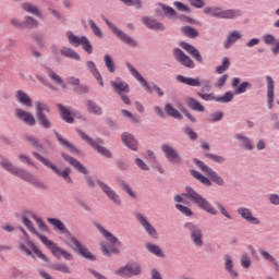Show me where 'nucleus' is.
Returning a JSON list of instances; mask_svg holds the SVG:
<instances>
[{"mask_svg": "<svg viewBox=\"0 0 279 279\" xmlns=\"http://www.w3.org/2000/svg\"><path fill=\"white\" fill-rule=\"evenodd\" d=\"M173 199L175 203L174 208L184 217H193L194 215L193 209L186 205H182L186 202L185 199H189V202H192L196 208L204 210V213H207L208 215H219V211L213 206V203L191 185L185 186L184 193L174 195Z\"/></svg>", "mask_w": 279, "mask_h": 279, "instance_id": "nucleus-1", "label": "nucleus"}, {"mask_svg": "<svg viewBox=\"0 0 279 279\" xmlns=\"http://www.w3.org/2000/svg\"><path fill=\"white\" fill-rule=\"evenodd\" d=\"M193 162L203 173H205L204 175L197 170H191V175H193L195 180L201 182L203 186L209 187L213 186V184H216V186H226V179H223V177H221L219 173H217V171L210 168V166L206 165L204 161L197 158H194Z\"/></svg>", "mask_w": 279, "mask_h": 279, "instance_id": "nucleus-2", "label": "nucleus"}, {"mask_svg": "<svg viewBox=\"0 0 279 279\" xmlns=\"http://www.w3.org/2000/svg\"><path fill=\"white\" fill-rule=\"evenodd\" d=\"M22 223L27 228L28 231H31L32 234H35V236H38V239L41 241V243L50 250V252L56 256V258H60V256H63L65 260H73V255L69 252H66L64 248H61L58 246L53 241L48 240L47 236L40 234L38 230H36V227H34V222L29 220V218L25 215L21 216Z\"/></svg>", "mask_w": 279, "mask_h": 279, "instance_id": "nucleus-3", "label": "nucleus"}, {"mask_svg": "<svg viewBox=\"0 0 279 279\" xmlns=\"http://www.w3.org/2000/svg\"><path fill=\"white\" fill-rule=\"evenodd\" d=\"M32 155L34 156V158L39 160V162H43L47 167V169H51V171H53V173L57 174L58 178H62V180H64V182H66V184H73V179L71 178V168L70 167H66L63 170H61L58 166L52 163L51 160L43 157L40 154L33 151Z\"/></svg>", "mask_w": 279, "mask_h": 279, "instance_id": "nucleus-4", "label": "nucleus"}, {"mask_svg": "<svg viewBox=\"0 0 279 279\" xmlns=\"http://www.w3.org/2000/svg\"><path fill=\"white\" fill-rule=\"evenodd\" d=\"M95 228L98 229L100 234L106 239V241L109 243V247L106 245H102V254L104 256H110V254H119V248L114 247V245L121 246V241H119V238L114 236L110 231L106 230L104 226L99 223H95Z\"/></svg>", "mask_w": 279, "mask_h": 279, "instance_id": "nucleus-5", "label": "nucleus"}, {"mask_svg": "<svg viewBox=\"0 0 279 279\" xmlns=\"http://www.w3.org/2000/svg\"><path fill=\"white\" fill-rule=\"evenodd\" d=\"M203 12L214 19H239L241 16V10L229 9L223 11L219 7H205Z\"/></svg>", "mask_w": 279, "mask_h": 279, "instance_id": "nucleus-6", "label": "nucleus"}, {"mask_svg": "<svg viewBox=\"0 0 279 279\" xmlns=\"http://www.w3.org/2000/svg\"><path fill=\"white\" fill-rule=\"evenodd\" d=\"M77 134L78 136H81L83 141H85V143H88V145H90V147H93V149H95L98 154H100L101 156H105V158H112V153H110L108 148L102 146L104 140L101 138L93 140L90 136H88V134H86L82 130H78Z\"/></svg>", "mask_w": 279, "mask_h": 279, "instance_id": "nucleus-7", "label": "nucleus"}, {"mask_svg": "<svg viewBox=\"0 0 279 279\" xmlns=\"http://www.w3.org/2000/svg\"><path fill=\"white\" fill-rule=\"evenodd\" d=\"M63 241L65 245L71 247L73 252H75L83 258H86L87 260H95V255H93V253H90V251H88L86 246L82 245V242H80L77 238L70 235L69 240Z\"/></svg>", "mask_w": 279, "mask_h": 279, "instance_id": "nucleus-8", "label": "nucleus"}, {"mask_svg": "<svg viewBox=\"0 0 279 279\" xmlns=\"http://www.w3.org/2000/svg\"><path fill=\"white\" fill-rule=\"evenodd\" d=\"M66 38L68 43L72 45V47H80L82 46L84 51L86 53L90 54L93 53V45L90 44V40H88V37L86 36H77L73 32L69 31L66 32Z\"/></svg>", "mask_w": 279, "mask_h": 279, "instance_id": "nucleus-9", "label": "nucleus"}, {"mask_svg": "<svg viewBox=\"0 0 279 279\" xmlns=\"http://www.w3.org/2000/svg\"><path fill=\"white\" fill-rule=\"evenodd\" d=\"M184 228L189 230L192 243H194L195 247H203L204 232L202 231V228L193 222H186Z\"/></svg>", "mask_w": 279, "mask_h": 279, "instance_id": "nucleus-10", "label": "nucleus"}, {"mask_svg": "<svg viewBox=\"0 0 279 279\" xmlns=\"http://www.w3.org/2000/svg\"><path fill=\"white\" fill-rule=\"evenodd\" d=\"M96 184L99 186L100 191H102L104 194H106V197L112 202L116 206H121L123 204V199L121 198V195L117 193L108 183L96 180Z\"/></svg>", "mask_w": 279, "mask_h": 279, "instance_id": "nucleus-11", "label": "nucleus"}, {"mask_svg": "<svg viewBox=\"0 0 279 279\" xmlns=\"http://www.w3.org/2000/svg\"><path fill=\"white\" fill-rule=\"evenodd\" d=\"M135 219L148 236H151V239H158V231L156 230V227L149 222V218H147L145 214L136 213Z\"/></svg>", "mask_w": 279, "mask_h": 279, "instance_id": "nucleus-12", "label": "nucleus"}, {"mask_svg": "<svg viewBox=\"0 0 279 279\" xmlns=\"http://www.w3.org/2000/svg\"><path fill=\"white\" fill-rule=\"evenodd\" d=\"M161 151L165 155V158L170 162V165H182V156L178 150L169 145V144H161Z\"/></svg>", "mask_w": 279, "mask_h": 279, "instance_id": "nucleus-13", "label": "nucleus"}, {"mask_svg": "<svg viewBox=\"0 0 279 279\" xmlns=\"http://www.w3.org/2000/svg\"><path fill=\"white\" fill-rule=\"evenodd\" d=\"M172 56L181 66H185V69H195V61L191 59L182 49L180 48H174L172 50Z\"/></svg>", "mask_w": 279, "mask_h": 279, "instance_id": "nucleus-14", "label": "nucleus"}, {"mask_svg": "<svg viewBox=\"0 0 279 279\" xmlns=\"http://www.w3.org/2000/svg\"><path fill=\"white\" fill-rule=\"evenodd\" d=\"M238 215L246 221V223H251L252 226H260V218L254 216V213H252V209L247 207H239L236 209Z\"/></svg>", "mask_w": 279, "mask_h": 279, "instance_id": "nucleus-15", "label": "nucleus"}, {"mask_svg": "<svg viewBox=\"0 0 279 279\" xmlns=\"http://www.w3.org/2000/svg\"><path fill=\"white\" fill-rule=\"evenodd\" d=\"M14 117L15 119H19V121H23L25 125H29L31 128H33V125H36V118L27 110L16 108L14 110Z\"/></svg>", "mask_w": 279, "mask_h": 279, "instance_id": "nucleus-16", "label": "nucleus"}, {"mask_svg": "<svg viewBox=\"0 0 279 279\" xmlns=\"http://www.w3.org/2000/svg\"><path fill=\"white\" fill-rule=\"evenodd\" d=\"M126 69L130 71L131 75L141 84V86L144 87L146 93H151V86H149V83H147L145 77L138 73V70H136L132 63L126 62Z\"/></svg>", "mask_w": 279, "mask_h": 279, "instance_id": "nucleus-17", "label": "nucleus"}, {"mask_svg": "<svg viewBox=\"0 0 279 279\" xmlns=\"http://www.w3.org/2000/svg\"><path fill=\"white\" fill-rule=\"evenodd\" d=\"M110 86L113 93H117L118 95L130 93V84L121 77H116L113 81H110Z\"/></svg>", "mask_w": 279, "mask_h": 279, "instance_id": "nucleus-18", "label": "nucleus"}, {"mask_svg": "<svg viewBox=\"0 0 279 279\" xmlns=\"http://www.w3.org/2000/svg\"><path fill=\"white\" fill-rule=\"evenodd\" d=\"M142 23L147 27L148 29H153L154 32H165L166 27L165 24L159 22L158 20L151 17V16H143Z\"/></svg>", "mask_w": 279, "mask_h": 279, "instance_id": "nucleus-19", "label": "nucleus"}, {"mask_svg": "<svg viewBox=\"0 0 279 279\" xmlns=\"http://www.w3.org/2000/svg\"><path fill=\"white\" fill-rule=\"evenodd\" d=\"M225 271L228 274L229 278L231 279H239V271L234 268V259L232 256L225 255Z\"/></svg>", "mask_w": 279, "mask_h": 279, "instance_id": "nucleus-20", "label": "nucleus"}, {"mask_svg": "<svg viewBox=\"0 0 279 279\" xmlns=\"http://www.w3.org/2000/svg\"><path fill=\"white\" fill-rule=\"evenodd\" d=\"M61 157L63 158V160H65V162L70 163L76 171H78V173L87 175L88 170L86 169V167L82 165V162H80V160L75 159L72 156L66 155L65 153H62Z\"/></svg>", "mask_w": 279, "mask_h": 279, "instance_id": "nucleus-21", "label": "nucleus"}, {"mask_svg": "<svg viewBox=\"0 0 279 279\" xmlns=\"http://www.w3.org/2000/svg\"><path fill=\"white\" fill-rule=\"evenodd\" d=\"M180 47L184 49L192 58H194L199 64L204 62V59L202 58V53H199V50L195 48V46L186 43V41H181Z\"/></svg>", "mask_w": 279, "mask_h": 279, "instance_id": "nucleus-22", "label": "nucleus"}, {"mask_svg": "<svg viewBox=\"0 0 279 279\" xmlns=\"http://www.w3.org/2000/svg\"><path fill=\"white\" fill-rule=\"evenodd\" d=\"M48 223L53 227V230L56 232H63V234H68V239L65 241H69L71 239V232H69V229H66V226H64V222L58 218H48Z\"/></svg>", "mask_w": 279, "mask_h": 279, "instance_id": "nucleus-23", "label": "nucleus"}, {"mask_svg": "<svg viewBox=\"0 0 279 279\" xmlns=\"http://www.w3.org/2000/svg\"><path fill=\"white\" fill-rule=\"evenodd\" d=\"M122 143L128 147V149H132V151H136L138 149V141L131 133H122L121 135Z\"/></svg>", "mask_w": 279, "mask_h": 279, "instance_id": "nucleus-24", "label": "nucleus"}, {"mask_svg": "<svg viewBox=\"0 0 279 279\" xmlns=\"http://www.w3.org/2000/svg\"><path fill=\"white\" fill-rule=\"evenodd\" d=\"M15 99L17 104H21V106H24V108H32L34 106V101L32 100V97L27 95L24 90H16L15 92Z\"/></svg>", "mask_w": 279, "mask_h": 279, "instance_id": "nucleus-25", "label": "nucleus"}, {"mask_svg": "<svg viewBox=\"0 0 279 279\" xmlns=\"http://www.w3.org/2000/svg\"><path fill=\"white\" fill-rule=\"evenodd\" d=\"M59 53L63 58H69V60H75L76 62H80V60H82V57H80V53H77V51H75L71 47L62 46L59 49Z\"/></svg>", "mask_w": 279, "mask_h": 279, "instance_id": "nucleus-26", "label": "nucleus"}, {"mask_svg": "<svg viewBox=\"0 0 279 279\" xmlns=\"http://www.w3.org/2000/svg\"><path fill=\"white\" fill-rule=\"evenodd\" d=\"M232 87L235 88V95H243V93H247L248 88H252V83L250 82L241 83V78L234 77L232 81Z\"/></svg>", "mask_w": 279, "mask_h": 279, "instance_id": "nucleus-27", "label": "nucleus"}, {"mask_svg": "<svg viewBox=\"0 0 279 279\" xmlns=\"http://www.w3.org/2000/svg\"><path fill=\"white\" fill-rule=\"evenodd\" d=\"M177 81L180 84H185V86H193L196 88L202 87V80H199V77H189V76H184V75H178L177 76Z\"/></svg>", "mask_w": 279, "mask_h": 279, "instance_id": "nucleus-28", "label": "nucleus"}, {"mask_svg": "<svg viewBox=\"0 0 279 279\" xmlns=\"http://www.w3.org/2000/svg\"><path fill=\"white\" fill-rule=\"evenodd\" d=\"M86 69L89 71V73H92L93 77H95L98 84L104 87V77L101 76V73H99L97 64H95L94 61H87Z\"/></svg>", "mask_w": 279, "mask_h": 279, "instance_id": "nucleus-29", "label": "nucleus"}, {"mask_svg": "<svg viewBox=\"0 0 279 279\" xmlns=\"http://www.w3.org/2000/svg\"><path fill=\"white\" fill-rule=\"evenodd\" d=\"M85 107L87 109V112H89V114H95L96 117H101V114H104V109L101 108V106H99L94 100H90V99L85 100Z\"/></svg>", "mask_w": 279, "mask_h": 279, "instance_id": "nucleus-30", "label": "nucleus"}, {"mask_svg": "<svg viewBox=\"0 0 279 279\" xmlns=\"http://www.w3.org/2000/svg\"><path fill=\"white\" fill-rule=\"evenodd\" d=\"M243 38V35H241V32L239 31H232L227 35V39L223 41V47L226 49H230L232 45L236 43V40H241Z\"/></svg>", "mask_w": 279, "mask_h": 279, "instance_id": "nucleus-31", "label": "nucleus"}, {"mask_svg": "<svg viewBox=\"0 0 279 279\" xmlns=\"http://www.w3.org/2000/svg\"><path fill=\"white\" fill-rule=\"evenodd\" d=\"M235 141H239L240 145L247 151H254V145L252 140L242 133H236L234 135Z\"/></svg>", "mask_w": 279, "mask_h": 279, "instance_id": "nucleus-32", "label": "nucleus"}, {"mask_svg": "<svg viewBox=\"0 0 279 279\" xmlns=\"http://www.w3.org/2000/svg\"><path fill=\"white\" fill-rule=\"evenodd\" d=\"M116 36L121 40V43H124V45H128V47H131L132 49H136V47H138V41L130 37V35L125 34L123 31L118 32Z\"/></svg>", "mask_w": 279, "mask_h": 279, "instance_id": "nucleus-33", "label": "nucleus"}, {"mask_svg": "<svg viewBox=\"0 0 279 279\" xmlns=\"http://www.w3.org/2000/svg\"><path fill=\"white\" fill-rule=\"evenodd\" d=\"M46 73L49 77V80L56 84L57 86H61V88H66V84H64V80H62V76H60L53 69L46 68Z\"/></svg>", "mask_w": 279, "mask_h": 279, "instance_id": "nucleus-34", "label": "nucleus"}, {"mask_svg": "<svg viewBox=\"0 0 279 279\" xmlns=\"http://www.w3.org/2000/svg\"><path fill=\"white\" fill-rule=\"evenodd\" d=\"M266 82H267V104L269 110L274 108V88H275V83L274 78L271 76H266Z\"/></svg>", "mask_w": 279, "mask_h": 279, "instance_id": "nucleus-35", "label": "nucleus"}, {"mask_svg": "<svg viewBox=\"0 0 279 279\" xmlns=\"http://www.w3.org/2000/svg\"><path fill=\"white\" fill-rule=\"evenodd\" d=\"M22 10L28 14H33V16H36L37 19H43V12L40 9L29 2L22 3Z\"/></svg>", "mask_w": 279, "mask_h": 279, "instance_id": "nucleus-36", "label": "nucleus"}, {"mask_svg": "<svg viewBox=\"0 0 279 279\" xmlns=\"http://www.w3.org/2000/svg\"><path fill=\"white\" fill-rule=\"evenodd\" d=\"M0 167H2L4 171H8V173H11V175H13L16 170V166L3 155H0Z\"/></svg>", "mask_w": 279, "mask_h": 279, "instance_id": "nucleus-37", "label": "nucleus"}, {"mask_svg": "<svg viewBox=\"0 0 279 279\" xmlns=\"http://www.w3.org/2000/svg\"><path fill=\"white\" fill-rule=\"evenodd\" d=\"M13 175L21 178V180H24L25 182H36V178L25 169L15 168Z\"/></svg>", "mask_w": 279, "mask_h": 279, "instance_id": "nucleus-38", "label": "nucleus"}, {"mask_svg": "<svg viewBox=\"0 0 279 279\" xmlns=\"http://www.w3.org/2000/svg\"><path fill=\"white\" fill-rule=\"evenodd\" d=\"M186 105L187 108L194 110V112H204V110H206V108L202 105L201 101L192 97L186 98Z\"/></svg>", "mask_w": 279, "mask_h": 279, "instance_id": "nucleus-39", "label": "nucleus"}, {"mask_svg": "<svg viewBox=\"0 0 279 279\" xmlns=\"http://www.w3.org/2000/svg\"><path fill=\"white\" fill-rule=\"evenodd\" d=\"M57 108L60 112L61 118L63 119V121H65V123H73L74 119H73V116H71V109L62 106L61 104H58Z\"/></svg>", "mask_w": 279, "mask_h": 279, "instance_id": "nucleus-40", "label": "nucleus"}, {"mask_svg": "<svg viewBox=\"0 0 279 279\" xmlns=\"http://www.w3.org/2000/svg\"><path fill=\"white\" fill-rule=\"evenodd\" d=\"M145 248L150 254H154V256H157L158 258H165V252L158 244L146 243Z\"/></svg>", "mask_w": 279, "mask_h": 279, "instance_id": "nucleus-41", "label": "nucleus"}, {"mask_svg": "<svg viewBox=\"0 0 279 279\" xmlns=\"http://www.w3.org/2000/svg\"><path fill=\"white\" fill-rule=\"evenodd\" d=\"M26 244L28 245V247H31L32 252H34V254H36V256L40 258V260H44V263H49V257H47V255H45L43 251H40V248L36 246V243L28 240L26 241Z\"/></svg>", "mask_w": 279, "mask_h": 279, "instance_id": "nucleus-42", "label": "nucleus"}, {"mask_svg": "<svg viewBox=\"0 0 279 279\" xmlns=\"http://www.w3.org/2000/svg\"><path fill=\"white\" fill-rule=\"evenodd\" d=\"M28 216L31 217V219H34V221H36L39 230H41V232H49V227L47 226V223H45V220L43 218H40L38 215H36V213L34 211H29Z\"/></svg>", "mask_w": 279, "mask_h": 279, "instance_id": "nucleus-43", "label": "nucleus"}, {"mask_svg": "<svg viewBox=\"0 0 279 279\" xmlns=\"http://www.w3.org/2000/svg\"><path fill=\"white\" fill-rule=\"evenodd\" d=\"M165 112L168 114V117H172L173 119H179L180 121L184 119V117H182V113H180V111H178V109H175L173 105L169 102L165 105Z\"/></svg>", "mask_w": 279, "mask_h": 279, "instance_id": "nucleus-44", "label": "nucleus"}, {"mask_svg": "<svg viewBox=\"0 0 279 279\" xmlns=\"http://www.w3.org/2000/svg\"><path fill=\"white\" fill-rule=\"evenodd\" d=\"M126 266L129 269V278H132L134 276H141V274H143V268L138 263H129L126 264Z\"/></svg>", "mask_w": 279, "mask_h": 279, "instance_id": "nucleus-45", "label": "nucleus"}, {"mask_svg": "<svg viewBox=\"0 0 279 279\" xmlns=\"http://www.w3.org/2000/svg\"><path fill=\"white\" fill-rule=\"evenodd\" d=\"M38 20L35 17H32L29 15H26L23 21V29H38Z\"/></svg>", "mask_w": 279, "mask_h": 279, "instance_id": "nucleus-46", "label": "nucleus"}, {"mask_svg": "<svg viewBox=\"0 0 279 279\" xmlns=\"http://www.w3.org/2000/svg\"><path fill=\"white\" fill-rule=\"evenodd\" d=\"M54 135H56L58 142L60 143V145L62 147H64V149H70V151H72V154L77 151V148H75V146L70 144L69 141L66 138H64L60 133L54 132Z\"/></svg>", "mask_w": 279, "mask_h": 279, "instance_id": "nucleus-47", "label": "nucleus"}, {"mask_svg": "<svg viewBox=\"0 0 279 279\" xmlns=\"http://www.w3.org/2000/svg\"><path fill=\"white\" fill-rule=\"evenodd\" d=\"M36 119H37L38 125H40V128H44V130H51V128H53V122L49 120L47 114L36 116Z\"/></svg>", "mask_w": 279, "mask_h": 279, "instance_id": "nucleus-48", "label": "nucleus"}, {"mask_svg": "<svg viewBox=\"0 0 279 279\" xmlns=\"http://www.w3.org/2000/svg\"><path fill=\"white\" fill-rule=\"evenodd\" d=\"M35 114L36 117H41L45 114V112H51V109L45 101H37L35 102Z\"/></svg>", "mask_w": 279, "mask_h": 279, "instance_id": "nucleus-49", "label": "nucleus"}, {"mask_svg": "<svg viewBox=\"0 0 279 279\" xmlns=\"http://www.w3.org/2000/svg\"><path fill=\"white\" fill-rule=\"evenodd\" d=\"M24 141L27 143V145H31V147H33V149H36L37 151L43 150V144L38 142V140H36V137L32 136V135H26L24 137Z\"/></svg>", "mask_w": 279, "mask_h": 279, "instance_id": "nucleus-50", "label": "nucleus"}, {"mask_svg": "<svg viewBox=\"0 0 279 279\" xmlns=\"http://www.w3.org/2000/svg\"><path fill=\"white\" fill-rule=\"evenodd\" d=\"M181 34L186 36V38H197L199 36V32L191 26L181 27Z\"/></svg>", "mask_w": 279, "mask_h": 279, "instance_id": "nucleus-51", "label": "nucleus"}, {"mask_svg": "<svg viewBox=\"0 0 279 279\" xmlns=\"http://www.w3.org/2000/svg\"><path fill=\"white\" fill-rule=\"evenodd\" d=\"M31 38L33 43H36V45L43 49V47H45V36H43V34H40L39 32H32L31 33Z\"/></svg>", "mask_w": 279, "mask_h": 279, "instance_id": "nucleus-52", "label": "nucleus"}, {"mask_svg": "<svg viewBox=\"0 0 279 279\" xmlns=\"http://www.w3.org/2000/svg\"><path fill=\"white\" fill-rule=\"evenodd\" d=\"M104 62L109 73H114L117 71V65H114V61L112 60V57L110 54L104 56Z\"/></svg>", "mask_w": 279, "mask_h": 279, "instance_id": "nucleus-53", "label": "nucleus"}, {"mask_svg": "<svg viewBox=\"0 0 279 279\" xmlns=\"http://www.w3.org/2000/svg\"><path fill=\"white\" fill-rule=\"evenodd\" d=\"M228 69H230V59L228 57H223L221 65H218L216 68V73L221 75V74L226 73V71H228Z\"/></svg>", "mask_w": 279, "mask_h": 279, "instance_id": "nucleus-54", "label": "nucleus"}, {"mask_svg": "<svg viewBox=\"0 0 279 279\" xmlns=\"http://www.w3.org/2000/svg\"><path fill=\"white\" fill-rule=\"evenodd\" d=\"M118 184H119L120 189H122V191H124V193H128V195H130V197H132L133 199H136V193H134V191H132V187H130V185L125 181L120 180V181H118Z\"/></svg>", "mask_w": 279, "mask_h": 279, "instance_id": "nucleus-55", "label": "nucleus"}, {"mask_svg": "<svg viewBox=\"0 0 279 279\" xmlns=\"http://www.w3.org/2000/svg\"><path fill=\"white\" fill-rule=\"evenodd\" d=\"M240 265L243 269H250L252 267V258L250 254L243 253L240 258Z\"/></svg>", "mask_w": 279, "mask_h": 279, "instance_id": "nucleus-56", "label": "nucleus"}, {"mask_svg": "<svg viewBox=\"0 0 279 279\" xmlns=\"http://www.w3.org/2000/svg\"><path fill=\"white\" fill-rule=\"evenodd\" d=\"M124 5L134 8L135 10H143V0H120Z\"/></svg>", "mask_w": 279, "mask_h": 279, "instance_id": "nucleus-57", "label": "nucleus"}, {"mask_svg": "<svg viewBox=\"0 0 279 279\" xmlns=\"http://www.w3.org/2000/svg\"><path fill=\"white\" fill-rule=\"evenodd\" d=\"M205 158H208L209 160H213V162H217L218 165H223L226 162V157L216 155L213 153H205L204 154Z\"/></svg>", "mask_w": 279, "mask_h": 279, "instance_id": "nucleus-58", "label": "nucleus"}, {"mask_svg": "<svg viewBox=\"0 0 279 279\" xmlns=\"http://www.w3.org/2000/svg\"><path fill=\"white\" fill-rule=\"evenodd\" d=\"M234 99V93L226 92L223 96H218L217 104H230Z\"/></svg>", "mask_w": 279, "mask_h": 279, "instance_id": "nucleus-59", "label": "nucleus"}, {"mask_svg": "<svg viewBox=\"0 0 279 279\" xmlns=\"http://www.w3.org/2000/svg\"><path fill=\"white\" fill-rule=\"evenodd\" d=\"M89 26H90L93 34H95L98 38H104V33L101 32V28H99V26H97L95 21L89 20Z\"/></svg>", "mask_w": 279, "mask_h": 279, "instance_id": "nucleus-60", "label": "nucleus"}, {"mask_svg": "<svg viewBox=\"0 0 279 279\" xmlns=\"http://www.w3.org/2000/svg\"><path fill=\"white\" fill-rule=\"evenodd\" d=\"M116 276L120 278H130V270L128 268V264L125 266L120 267L114 271Z\"/></svg>", "mask_w": 279, "mask_h": 279, "instance_id": "nucleus-61", "label": "nucleus"}, {"mask_svg": "<svg viewBox=\"0 0 279 279\" xmlns=\"http://www.w3.org/2000/svg\"><path fill=\"white\" fill-rule=\"evenodd\" d=\"M161 10L168 19H173V16H175V9L174 8L168 7L166 4H161Z\"/></svg>", "mask_w": 279, "mask_h": 279, "instance_id": "nucleus-62", "label": "nucleus"}, {"mask_svg": "<svg viewBox=\"0 0 279 279\" xmlns=\"http://www.w3.org/2000/svg\"><path fill=\"white\" fill-rule=\"evenodd\" d=\"M221 119H223V111H216L207 118V121L217 123V121H221Z\"/></svg>", "mask_w": 279, "mask_h": 279, "instance_id": "nucleus-63", "label": "nucleus"}, {"mask_svg": "<svg viewBox=\"0 0 279 279\" xmlns=\"http://www.w3.org/2000/svg\"><path fill=\"white\" fill-rule=\"evenodd\" d=\"M198 97H201V99H203L204 101H216L218 99V96H215V94H204L202 92L197 93Z\"/></svg>", "mask_w": 279, "mask_h": 279, "instance_id": "nucleus-64", "label": "nucleus"}]
</instances>
